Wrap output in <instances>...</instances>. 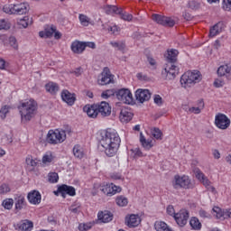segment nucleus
Segmentation results:
<instances>
[{"label": "nucleus", "instance_id": "nucleus-35", "mask_svg": "<svg viewBox=\"0 0 231 231\" xmlns=\"http://www.w3.org/2000/svg\"><path fill=\"white\" fill-rule=\"evenodd\" d=\"M73 154L76 158H79V160H80V159L84 158V150H82V147H80V145L76 144L73 147Z\"/></svg>", "mask_w": 231, "mask_h": 231}, {"label": "nucleus", "instance_id": "nucleus-46", "mask_svg": "<svg viewBox=\"0 0 231 231\" xmlns=\"http://www.w3.org/2000/svg\"><path fill=\"white\" fill-rule=\"evenodd\" d=\"M7 113H10V106H3L0 109V118H2V120H5V118H6Z\"/></svg>", "mask_w": 231, "mask_h": 231}, {"label": "nucleus", "instance_id": "nucleus-53", "mask_svg": "<svg viewBox=\"0 0 231 231\" xmlns=\"http://www.w3.org/2000/svg\"><path fill=\"white\" fill-rule=\"evenodd\" d=\"M70 73H72V75H75V77H80V75L84 73V69H82V67H79L74 70L70 71Z\"/></svg>", "mask_w": 231, "mask_h": 231}, {"label": "nucleus", "instance_id": "nucleus-38", "mask_svg": "<svg viewBox=\"0 0 231 231\" xmlns=\"http://www.w3.org/2000/svg\"><path fill=\"white\" fill-rule=\"evenodd\" d=\"M213 212H215L217 219H221V217H226V210L221 209L219 207H214Z\"/></svg>", "mask_w": 231, "mask_h": 231}, {"label": "nucleus", "instance_id": "nucleus-22", "mask_svg": "<svg viewBox=\"0 0 231 231\" xmlns=\"http://www.w3.org/2000/svg\"><path fill=\"white\" fill-rule=\"evenodd\" d=\"M61 98L63 102H66L69 106H73L75 104V96L68 90H63L61 93Z\"/></svg>", "mask_w": 231, "mask_h": 231}, {"label": "nucleus", "instance_id": "nucleus-59", "mask_svg": "<svg viewBox=\"0 0 231 231\" xmlns=\"http://www.w3.org/2000/svg\"><path fill=\"white\" fill-rule=\"evenodd\" d=\"M8 28H10L8 23L5 20H0V30H8Z\"/></svg>", "mask_w": 231, "mask_h": 231}, {"label": "nucleus", "instance_id": "nucleus-48", "mask_svg": "<svg viewBox=\"0 0 231 231\" xmlns=\"http://www.w3.org/2000/svg\"><path fill=\"white\" fill-rule=\"evenodd\" d=\"M193 172L197 180H199L200 181L205 178V173L202 172L201 170H199V168H194Z\"/></svg>", "mask_w": 231, "mask_h": 231}, {"label": "nucleus", "instance_id": "nucleus-57", "mask_svg": "<svg viewBox=\"0 0 231 231\" xmlns=\"http://www.w3.org/2000/svg\"><path fill=\"white\" fill-rule=\"evenodd\" d=\"M153 100L154 104H156L157 106H162L163 104V99L161 97L160 95H155Z\"/></svg>", "mask_w": 231, "mask_h": 231}, {"label": "nucleus", "instance_id": "nucleus-37", "mask_svg": "<svg viewBox=\"0 0 231 231\" xmlns=\"http://www.w3.org/2000/svg\"><path fill=\"white\" fill-rule=\"evenodd\" d=\"M154 228L156 231H165V230L167 231L169 226L163 221H156L154 224Z\"/></svg>", "mask_w": 231, "mask_h": 231}, {"label": "nucleus", "instance_id": "nucleus-60", "mask_svg": "<svg viewBox=\"0 0 231 231\" xmlns=\"http://www.w3.org/2000/svg\"><path fill=\"white\" fill-rule=\"evenodd\" d=\"M85 48H91L92 50H95L97 48V45L93 42H84Z\"/></svg>", "mask_w": 231, "mask_h": 231}, {"label": "nucleus", "instance_id": "nucleus-30", "mask_svg": "<svg viewBox=\"0 0 231 231\" xmlns=\"http://www.w3.org/2000/svg\"><path fill=\"white\" fill-rule=\"evenodd\" d=\"M218 77H225V75H230L231 67L228 65H221L217 71Z\"/></svg>", "mask_w": 231, "mask_h": 231}, {"label": "nucleus", "instance_id": "nucleus-25", "mask_svg": "<svg viewBox=\"0 0 231 231\" xmlns=\"http://www.w3.org/2000/svg\"><path fill=\"white\" fill-rule=\"evenodd\" d=\"M178 50L176 49H171L168 51V55L166 57L167 64H174L176 60H178Z\"/></svg>", "mask_w": 231, "mask_h": 231}, {"label": "nucleus", "instance_id": "nucleus-55", "mask_svg": "<svg viewBox=\"0 0 231 231\" xmlns=\"http://www.w3.org/2000/svg\"><path fill=\"white\" fill-rule=\"evenodd\" d=\"M91 224H79V231H88L90 230Z\"/></svg>", "mask_w": 231, "mask_h": 231}, {"label": "nucleus", "instance_id": "nucleus-49", "mask_svg": "<svg viewBox=\"0 0 231 231\" xmlns=\"http://www.w3.org/2000/svg\"><path fill=\"white\" fill-rule=\"evenodd\" d=\"M9 45L14 48V50H18L19 44L17 43V39L14 36H11L8 39Z\"/></svg>", "mask_w": 231, "mask_h": 231}, {"label": "nucleus", "instance_id": "nucleus-10", "mask_svg": "<svg viewBox=\"0 0 231 231\" xmlns=\"http://www.w3.org/2000/svg\"><path fill=\"white\" fill-rule=\"evenodd\" d=\"M215 125L221 129L222 131H225L226 129H228L230 127V118L226 116V115L218 113L215 116Z\"/></svg>", "mask_w": 231, "mask_h": 231}, {"label": "nucleus", "instance_id": "nucleus-51", "mask_svg": "<svg viewBox=\"0 0 231 231\" xmlns=\"http://www.w3.org/2000/svg\"><path fill=\"white\" fill-rule=\"evenodd\" d=\"M50 183H57L59 181V174L57 172L49 173Z\"/></svg>", "mask_w": 231, "mask_h": 231}, {"label": "nucleus", "instance_id": "nucleus-44", "mask_svg": "<svg viewBox=\"0 0 231 231\" xmlns=\"http://www.w3.org/2000/svg\"><path fill=\"white\" fill-rule=\"evenodd\" d=\"M116 95V91L115 89H107L106 91H103L101 94L102 98H110V97H115Z\"/></svg>", "mask_w": 231, "mask_h": 231}, {"label": "nucleus", "instance_id": "nucleus-36", "mask_svg": "<svg viewBox=\"0 0 231 231\" xmlns=\"http://www.w3.org/2000/svg\"><path fill=\"white\" fill-rule=\"evenodd\" d=\"M25 162L29 167H32V171L35 169L36 165H39V161H37V159H33L32 155L26 157Z\"/></svg>", "mask_w": 231, "mask_h": 231}, {"label": "nucleus", "instance_id": "nucleus-20", "mask_svg": "<svg viewBox=\"0 0 231 231\" xmlns=\"http://www.w3.org/2000/svg\"><path fill=\"white\" fill-rule=\"evenodd\" d=\"M83 111L87 113L89 118H97V116H98V108L97 105H86L83 107Z\"/></svg>", "mask_w": 231, "mask_h": 231}, {"label": "nucleus", "instance_id": "nucleus-27", "mask_svg": "<svg viewBox=\"0 0 231 231\" xmlns=\"http://www.w3.org/2000/svg\"><path fill=\"white\" fill-rule=\"evenodd\" d=\"M223 30V23L219 22L215 24L209 31V37H216L218 33H221Z\"/></svg>", "mask_w": 231, "mask_h": 231}, {"label": "nucleus", "instance_id": "nucleus-28", "mask_svg": "<svg viewBox=\"0 0 231 231\" xmlns=\"http://www.w3.org/2000/svg\"><path fill=\"white\" fill-rule=\"evenodd\" d=\"M119 118L123 124H127V122L133 120V113L122 110Z\"/></svg>", "mask_w": 231, "mask_h": 231}, {"label": "nucleus", "instance_id": "nucleus-31", "mask_svg": "<svg viewBox=\"0 0 231 231\" xmlns=\"http://www.w3.org/2000/svg\"><path fill=\"white\" fill-rule=\"evenodd\" d=\"M26 207V200L23 196H19L15 199V208L16 210H23Z\"/></svg>", "mask_w": 231, "mask_h": 231}, {"label": "nucleus", "instance_id": "nucleus-11", "mask_svg": "<svg viewBox=\"0 0 231 231\" xmlns=\"http://www.w3.org/2000/svg\"><path fill=\"white\" fill-rule=\"evenodd\" d=\"M178 73L179 70L176 65L167 63L164 71L162 72V76L165 80H174Z\"/></svg>", "mask_w": 231, "mask_h": 231}, {"label": "nucleus", "instance_id": "nucleus-61", "mask_svg": "<svg viewBox=\"0 0 231 231\" xmlns=\"http://www.w3.org/2000/svg\"><path fill=\"white\" fill-rule=\"evenodd\" d=\"M166 211L169 216H174V214H176L174 213V207L172 206H168Z\"/></svg>", "mask_w": 231, "mask_h": 231}, {"label": "nucleus", "instance_id": "nucleus-56", "mask_svg": "<svg viewBox=\"0 0 231 231\" xmlns=\"http://www.w3.org/2000/svg\"><path fill=\"white\" fill-rule=\"evenodd\" d=\"M20 24L23 28H28L29 24H32V21L28 22V17H24L23 19L20 20Z\"/></svg>", "mask_w": 231, "mask_h": 231}, {"label": "nucleus", "instance_id": "nucleus-8", "mask_svg": "<svg viewBox=\"0 0 231 231\" xmlns=\"http://www.w3.org/2000/svg\"><path fill=\"white\" fill-rule=\"evenodd\" d=\"M97 84L99 86H107L108 84H115V75L111 73L109 68L105 67L103 71L97 78Z\"/></svg>", "mask_w": 231, "mask_h": 231}, {"label": "nucleus", "instance_id": "nucleus-58", "mask_svg": "<svg viewBox=\"0 0 231 231\" xmlns=\"http://www.w3.org/2000/svg\"><path fill=\"white\" fill-rule=\"evenodd\" d=\"M53 157L51 155H44L42 157V163H51Z\"/></svg>", "mask_w": 231, "mask_h": 231}, {"label": "nucleus", "instance_id": "nucleus-64", "mask_svg": "<svg viewBox=\"0 0 231 231\" xmlns=\"http://www.w3.org/2000/svg\"><path fill=\"white\" fill-rule=\"evenodd\" d=\"M182 16L186 21H191L192 20V15L189 13H183Z\"/></svg>", "mask_w": 231, "mask_h": 231}, {"label": "nucleus", "instance_id": "nucleus-39", "mask_svg": "<svg viewBox=\"0 0 231 231\" xmlns=\"http://www.w3.org/2000/svg\"><path fill=\"white\" fill-rule=\"evenodd\" d=\"M187 6L190 10H199V8H201V4L196 0H189Z\"/></svg>", "mask_w": 231, "mask_h": 231}, {"label": "nucleus", "instance_id": "nucleus-24", "mask_svg": "<svg viewBox=\"0 0 231 231\" xmlns=\"http://www.w3.org/2000/svg\"><path fill=\"white\" fill-rule=\"evenodd\" d=\"M71 50L73 53L80 54L86 50V45L84 44V42H73L71 44Z\"/></svg>", "mask_w": 231, "mask_h": 231}, {"label": "nucleus", "instance_id": "nucleus-3", "mask_svg": "<svg viewBox=\"0 0 231 231\" xmlns=\"http://www.w3.org/2000/svg\"><path fill=\"white\" fill-rule=\"evenodd\" d=\"M198 82H201V73L198 70L188 71L180 78V84L181 86L184 85V88H190V86H194Z\"/></svg>", "mask_w": 231, "mask_h": 231}, {"label": "nucleus", "instance_id": "nucleus-13", "mask_svg": "<svg viewBox=\"0 0 231 231\" xmlns=\"http://www.w3.org/2000/svg\"><path fill=\"white\" fill-rule=\"evenodd\" d=\"M100 190L106 196H115L117 192H122V188L111 184H106L100 187Z\"/></svg>", "mask_w": 231, "mask_h": 231}, {"label": "nucleus", "instance_id": "nucleus-19", "mask_svg": "<svg viewBox=\"0 0 231 231\" xmlns=\"http://www.w3.org/2000/svg\"><path fill=\"white\" fill-rule=\"evenodd\" d=\"M141 221L138 215H130V217H125V226H129V228H134V226L140 225Z\"/></svg>", "mask_w": 231, "mask_h": 231}, {"label": "nucleus", "instance_id": "nucleus-23", "mask_svg": "<svg viewBox=\"0 0 231 231\" xmlns=\"http://www.w3.org/2000/svg\"><path fill=\"white\" fill-rule=\"evenodd\" d=\"M56 30H57V27L52 25L49 28H46L44 31H41L39 32V36L42 39H50V38L53 37V33H55Z\"/></svg>", "mask_w": 231, "mask_h": 231}, {"label": "nucleus", "instance_id": "nucleus-45", "mask_svg": "<svg viewBox=\"0 0 231 231\" xmlns=\"http://www.w3.org/2000/svg\"><path fill=\"white\" fill-rule=\"evenodd\" d=\"M110 44L113 46V48H116L119 51H124V50H125V43L122 42H112Z\"/></svg>", "mask_w": 231, "mask_h": 231}, {"label": "nucleus", "instance_id": "nucleus-43", "mask_svg": "<svg viewBox=\"0 0 231 231\" xmlns=\"http://www.w3.org/2000/svg\"><path fill=\"white\" fill-rule=\"evenodd\" d=\"M116 205H118V207H126V205H127V203H129V201L127 200V198H125L124 196H119L116 198Z\"/></svg>", "mask_w": 231, "mask_h": 231}, {"label": "nucleus", "instance_id": "nucleus-5", "mask_svg": "<svg viewBox=\"0 0 231 231\" xmlns=\"http://www.w3.org/2000/svg\"><path fill=\"white\" fill-rule=\"evenodd\" d=\"M66 130H50L46 141L48 143L57 145V143H62L66 140Z\"/></svg>", "mask_w": 231, "mask_h": 231}, {"label": "nucleus", "instance_id": "nucleus-15", "mask_svg": "<svg viewBox=\"0 0 231 231\" xmlns=\"http://www.w3.org/2000/svg\"><path fill=\"white\" fill-rule=\"evenodd\" d=\"M58 192L59 194L61 195V198L66 199V195L68 194V196H76L77 194V190L75 189V188L73 186H69L66 184H62L61 186H60L58 188Z\"/></svg>", "mask_w": 231, "mask_h": 231}, {"label": "nucleus", "instance_id": "nucleus-12", "mask_svg": "<svg viewBox=\"0 0 231 231\" xmlns=\"http://www.w3.org/2000/svg\"><path fill=\"white\" fill-rule=\"evenodd\" d=\"M189 211L182 209L180 212L174 214L173 217L179 225V226H185L187 225V222L189 221Z\"/></svg>", "mask_w": 231, "mask_h": 231}, {"label": "nucleus", "instance_id": "nucleus-18", "mask_svg": "<svg viewBox=\"0 0 231 231\" xmlns=\"http://www.w3.org/2000/svg\"><path fill=\"white\" fill-rule=\"evenodd\" d=\"M27 199L32 205H39L41 203V192L37 190L30 191L27 195Z\"/></svg>", "mask_w": 231, "mask_h": 231}, {"label": "nucleus", "instance_id": "nucleus-26", "mask_svg": "<svg viewBox=\"0 0 231 231\" xmlns=\"http://www.w3.org/2000/svg\"><path fill=\"white\" fill-rule=\"evenodd\" d=\"M103 10H105V13L107 15H112V14H116V15H118V14H120L121 12L120 7H117L116 5H105L103 7Z\"/></svg>", "mask_w": 231, "mask_h": 231}, {"label": "nucleus", "instance_id": "nucleus-14", "mask_svg": "<svg viewBox=\"0 0 231 231\" xmlns=\"http://www.w3.org/2000/svg\"><path fill=\"white\" fill-rule=\"evenodd\" d=\"M135 98L140 104L149 102V100H151V91H149V89L138 88L135 91Z\"/></svg>", "mask_w": 231, "mask_h": 231}, {"label": "nucleus", "instance_id": "nucleus-62", "mask_svg": "<svg viewBox=\"0 0 231 231\" xmlns=\"http://www.w3.org/2000/svg\"><path fill=\"white\" fill-rule=\"evenodd\" d=\"M200 182H201L203 185H205L207 188H209V187H210V180H209L207 177H205L204 179H202V180H200Z\"/></svg>", "mask_w": 231, "mask_h": 231}, {"label": "nucleus", "instance_id": "nucleus-6", "mask_svg": "<svg viewBox=\"0 0 231 231\" xmlns=\"http://www.w3.org/2000/svg\"><path fill=\"white\" fill-rule=\"evenodd\" d=\"M172 186L174 189H192L194 185L190 181V179L187 175L182 177L180 175H175L174 180H172Z\"/></svg>", "mask_w": 231, "mask_h": 231}, {"label": "nucleus", "instance_id": "nucleus-34", "mask_svg": "<svg viewBox=\"0 0 231 231\" xmlns=\"http://www.w3.org/2000/svg\"><path fill=\"white\" fill-rule=\"evenodd\" d=\"M189 225L193 230H201V222H199V219L196 217L190 219Z\"/></svg>", "mask_w": 231, "mask_h": 231}, {"label": "nucleus", "instance_id": "nucleus-16", "mask_svg": "<svg viewBox=\"0 0 231 231\" xmlns=\"http://www.w3.org/2000/svg\"><path fill=\"white\" fill-rule=\"evenodd\" d=\"M96 106L97 107V113L101 115V116H109V115H111V106H109V103L102 101Z\"/></svg>", "mask_w": 231, "mask_h": 231}, {"label": "nucleus", "instance_id": "nucleus-40", "mask_svg": "<svg viewBox=\"0 0 231 231\" xmlns=\"http://www.w3.org/2000/svg\"><path fill=\"white\" fill-rule=\"evenodd\" d=\"M205 107V102H203V99L199 101V106L198 107H191L189 108L190 113H195V115H199L201 113V109Z\"/></svg>", "mask_w": 231, "mask_h": 231}, {"label": "nucleus", "instance_id": "nucleus-52", "mask_svg": "<svg viewBox=\"0 0 231 231\" xmlns=\"http://www.w3.org/2000/svg\"><path fill=\"white\" fill-rule=\"evenodd\" d=\"M222 8H224V10H226L227 12H230L231 11V0H223Z\"/></svg>", "mask_w": 231, "mask_h": 231}, {"label": "nucleus", "instance_id": "nucleus-2", "mask_svg": "<svg viewBox=\"0 0 231 231\" xmlns=\"http://www.w3.org/2000/svg\"><path fill=\"white\" fill-rule=\"evenodd\" d=\"M18 109L22 122H30L37 115V102L33 99L23 102L18 106Z\"/></svg>", "mask_w": 231, "mask_h": 231}, {"label": "nucleus", "instance_id": "nucleus-33", "mask_svg": "<svg viewBox=\"0 0 231 231\" xmlns=\"http://www.w3.org/2000/svg\"><path fill=\"white\" fill-rule=\"evenodd\" d=\"M120 13H117V15H120V19H122L123 21H126L127 23H131V21H133V14L127 13V12H124V9L122 7H120Z\"/></svg>", "mask_w": 231, "mask_h": 231}, {"label": "nucleus", "instance_id": "nucleus-42", "mask_svg": "<svg viewBox=\"0 0 231 231\" xmlns=\"http://www.w3.org/2000/svg\"><path fill=\"white\" fill-rule=\"evenodd\" d=\"M131 152L132 158H134L135 160L143 157V152H142L140 148H133L131 149Z\"/></svg>", "mask_w": 231, "mask_h": 231}, {"label": "nucleus", "instance_id": "nucleus-9", "mask_svg": "<svg viewBox=\"0 0 231 231\" xmlns=\"http://www.w3.org/2000/svg\"><path fill=\"white\" fill-rule=\"evenodd\" d=\"M152 21L157 23V24H162V26H169L170 28H172L174 24H176V20L172 17H167L162 14H152Z\"/></svg>", "mask_w": 231, "mask_h": 231}, {"label": "nucleus", "instance_id": "nucleus-63", "mask_svg": "<svg viewBox=\"0 0 231 231\" xmlns=\"http://www.w3.org/2000/svg\"><path fill=\"white\" fill-rule=\"evenodd\" d=\"M119 30L120 28H118V26L116 25L108 27V31L112 32V33H116V32H119Z\"/></svg>", "mask_w": 231, "mask_h": 231}, {"label": "nucleus", "instance_id": "nucleus-7", "mask_svg": "<svg viewBox=\"0 0 231 231\" xmlns=\"http://www.w3.org/2000/svg\"><path fill=\"white\" fill-rule=\"evenodd\" d=\"M116 97L117 100L123 102V104H127L131 106V104H134V98L133 97V93L129 88H121L116 91Z\"/></svg>", "mask_w": 231, "mask_h": 231}, {"label": "nucleus", "instance_id": "nucleus-50", "mask_svg": "<svg viewBox=\"0 0 231 231\" xmlns=\"http://www.w3.org/2000/svg\"><path fill=\"white\" fill-rule=\"evenodd\" d=\"M3 207L6 208L7 210L12 209V207H14V199H8L3 201L2 203Z\"/></svg>", "mask_w": 231, "mask_h": 231}, {"label": "nucleus", "instance_id": "nucleus-1", "mask_svg": "<svg viewBox=\"0 0 231 231\" xmlns=\"http://www.w3.org/2000/svg\"><path fill=\"white\" fill-rule=\"evenodd\" d=\"M122 140L118 132L115 129L107 128L106 131L101 133V139L99 143L105 149V153L108 158H113L118 152L120 149V143Z\"/></svg>", "mask_w": 231, "mask_h": 231}, {"label": "nucleus", "instance_id": "nucleus-54", "mask_svg": "<svg viewBox=\"0 0 231 231\" xmlns=\"http://www.w3.org/2000/svg\"><path fill=\"white\" fill-rule=\"evenodd\" d=\"M10 192V187L7 184H2L0 186V194H7Z\"/></svg>", "mask_w": 231, "mask_h": 231}, {"label": "nucleus", "instance_id": "nucleus-47", "mask_svg": "<svg viewBox=\"0 0 231 231\" xmlns=\"http://www.w3.org/2000/svg\"><path fill=\"white\" fill-rule=\"evenodd\" d=\"M80 24H82V26H89V17H88V15L86 14H79V16Z\"/></svg>", "mask_w": 231, "mask_h": 231}, {"label": "nucleus", "instance_id": "nucleus-32", "mask_svg": "<svg viewBox=\"0 0 231 231\" xmlns=\"http://www.w3.org/2000/svg\"><path fill=\"white\" fill-rule=\"evenodd\" d=\"M45 89L48 91V93L55 95V93L59 91V85L57 83L49 82L45 85Z\"/></svg>", "mask_w": 231, "mask_h": 231}, {"label": "nucleus", "instance_id": "nucleus-4", "mask_svg": "<svg viewBox=\"0 0 231 231\" xmlns=\"http://www.w3.org/2000/svg\"><path fill=\"white\" fill-rule=\"evenodd\" d=\"M30 8V5H28V4H17V5H14V4H7L5 5H4L3 7V11L5 14H14L16 15H24V14H28V10Z\"/></svg>", "mask_w": 231, "mask_h": 231}, {"label": "nucleus", "instance_id": "nucleus-29", "mask_svg": "<svg viewBox=\"0 0 231 231\" xmlns=\"http://www.w3.org/2000/svg\"><path fill=\"white\" fill-rule=\"evenodd\" d=\"M140 143L146 151L152 149V141L145 139V136H143V134L142 133L140 134Z\"/></svg>", "mask_w": 231, "mask_h": 231}, {"label": "nucleus", "instance_id": "nucleus-17", "mask_svg": "<svg viewBox=\"0 0 231 231\" xmlns=\"http://www.w3.org/2000/svg\"><path fill=\"white\" fill-rule=\"evenodd\" d=\"M15 230L20 231H32L33 229V222L25 219L20 221L18 224L14 225Z\"/></svg>", "mask_w": 231, "mask_h": 231}, {"label": "nucleus", "instance_id": "nucleus-41", "mask_svg": "<svg viewBox=\"0 0 231 231\" xmlns=\"http://www.w3.org/2000/svg\"><path fill=\"white\" fill-rule=\"evenodd\" d=\"M152 136H153V138H155V140H162L163 134L162 133V130H160V128L154 127L152 130Z\"/></svg>", "mask_w": 231, "mask_h": 231}, {"label": "nucleus", "instance_id": "nucleus-21", "mask_svg": "<svg viewBox=\"0 0 231 231\" xmlns=\"http://www.w3.org/2000/svg\"><path fill=\"white\" fill-rule=\"evenodd\" d=\"M97 219L101 223H109V221H113V213L111 211H100L97 214Z\"/></svg>", "mask_w": 231, "mask_h": 231}]
</instances>
